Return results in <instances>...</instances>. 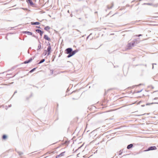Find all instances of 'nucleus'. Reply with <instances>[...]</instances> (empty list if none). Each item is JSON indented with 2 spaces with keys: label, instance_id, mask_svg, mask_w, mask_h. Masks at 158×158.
I'll list each match as a JSON object with an SVG mask.
<instances>
[{
  "label": "nucleus",
  "instance_id": "412c9836",
  "mask_svg": "<svg viewBox=\"0 0 158 158\" xmlns=\"http://www.w3.org/2000/svg\"><path fill=\"white\" fill-rule=\"evenodd\" d=\"M35 70H31L29 72V73H32Z\"/></svg>",
  "mask_w": 158,
  "mask_h": 158
},
{
  "label": "nucleus",
  "instance_id": "b1692460",
  "mask_svg": "<svg viewBox=\"0 0 158 158\" xmlns=\"http://www.w3.org/2000/svg\"><path fill=\"white\" fill-rule=\"evenodd\" d=\"M17 93V90H16V91L14 92V94H13V95H14V94H15V93Z\"/></svg>",
  "mask_w": 158,
  "mask_h": 158
},
{
  "label": "nucleus",
  "instance_id": "e433bc0d",
  "mask_svg": "<svg viewBox=\"0 0 158 158\" xmlns=\"http://www.w3.org/2000/svg\"><path fill=\"white\" fill-rule=\"evenodd\" d=\"M4 73V72H3L2 73Z\"/></svg>",
  "mask_w": 158,
  "mask_h": 158
},
{
  "label": "nucleus",
  "instance_id": "2eb2a0df",
  "mask_svg": "<svg viewBox=\"0 0 158 158\" xmlns=\"http://www.w3.org/2000/svg\"><path fill=\"white\" fill-rule=\"evenodd\" d=\"M7 138V136L6 135H3L2 136V139L5 140Z\"/></svg>",
  "mask_w": 158,
  "mask_h": 158
},
{
  "label": "nucleus",
  "instance_id": "f704fd0d",
  "mask_svg": "<svg viewBox=\"0 0 158 158\" xmlns=\"http://www.w3.org/2000/svg\"><path fill=\"white\" fill-rule=\"evenodd\" d=\"M154 68V65H153V67H152V68L153 69Z\"/></svg>",
  "mask_w": 158,
  "mask_h": 158
},
{
  "label": "nucleus",
  "instance_id": "7ed1b4c3",
  "mask_svg": "<svg viewBox=\"0 0 158 158\" xmlns=\"http://www.w3.org/2000/svg\"><path fill=\"white\" fill-rule=\"evenodd\" d=\"M157 149L156 147L155 146H152L149 147L146 150H144V151H148L151 150H156Z\"/></svg>",
  "mask_w": 158,
  "mask_h": 158
},
{
  "label": "nucleus",
  "instance_id": "7c9ffc66",
  "mask_svg": "<svg viewBox=\"0 0 158 158\" xmlns=\"http://www.w3.org/2000/svg\"><path fill=\"white\" fill-rule=\"evenodd\" d=\"M128 155V154L124 155H123V156H126L127 155Z\"/></svg>",
  "mask_w": 158,
  "mask_h": 158
},
{
  "label": "nucleus",
  "instance_id": "a211bd4d",
  "mask_svg": "<svg viewBox=\"0 0 158 158\" xmlns=\"http://www.w3.org/2000/svg\"><path fill=\"white\" fill-rule=\"evenodd\" d=\"M123 149H122V150H120L119 151V155H121L123 153Z\"/></svg>",
  "mask_w": 158,
  "mask_h": 158
},
{
  "label": "nucleus",
  "instance_id": "dca6fc26",
  "mask_svg": "<svg viewBox=\"0 0 158 158\" xmlns=\"http://www.w3.org/2000/svg\"><path fill=\"white\" fill-rule=\"evenodd\" d=\"M158 104V102H152L151 103H147L146 105H151V104Z\"/></svg>",
  "mask_w": 158,
  "mask_h": 158
},
{
  "label": "nucleus",
  "instance_id": "473e14b6",
  "mask_svg": "<svg viewBox=\"0 0 158 158\" xmlns=\"http://www.w3.org/2000/svg\"><path fill=\"white\" fill-rule=\"evenodd\" d=\"M65 71H63V72H61V73H64V72Z\"/></svg>",
  "mask_w": 158,
  "mask_h": 158
},
{
  "label": "nucleus",
  "instance_id": "6e6552de",
  "mask_svg": "<svg viewBox=\"0 0 158 158\" xmlns=\"http://www.w3.org/2000/svg\"><path fill=\"white\" fill-rule=\"evenodd\" d=\"M51 46L50 45V44H49V45L48 46V48H47V52H48V55H49L50 53V50L51 49Z\"/></svg>",
  "mask_w": 158,
  "mask_h": 158
},
{
  "label": "nucleus",
  "instance_id": "1a4fd4ad",
  "mask_svg": "<svg viewBox=\"0 0 158 158\" xmlns=\"http://www.w3.org/2000/svg\"><path fill=\"white\" fill-rule=\"evenodd\" d=\"M133 147V144H132V143L130 144L127 146V148L128 149H130L131 148H132Z\"/></svg>",
  "mask_w": 158,
  "mask_h": 158
},
{
  "label": "nucleus",
  "instance_id": "c9c22d12",
  "mask_svg": "<svg viewBox=\"0 0 158 158\" xmlns=\"http://www.w3.org/2000/svg\"><path fill=\"white\" fill-rule=\"evenodd\" d=\"M77 150H78V149H77V150H76L75 152H76L77 151Z\"/></svg>",
  "mask_w": 158,
  "mask_h": 158
},
{
  "label": "nucleus",
  "instance_id": "0eeeda50",
  "mask_svg": "<svg viewBox=\"0 0 158 158\" xmlns=\"http://www.w3.org/2000/svg\"><path fill=\"white\" fill-rule=\"evenodd\" d=\"M36 32L38 33H40V35L41 36H42L44 33V32L41 31V30L39 29H37L36 30Z\"/></svg>",
  "mask_w": 158,
  "mask_h": 158
},
{
  "label": "nucleus",
  "instance_id": "bb28decb",
  "mask_svg": "<svg viewBox=\"0 0 158 158\" xmlns=\"http://www.w3.org/2000/svg\"><path fill=\"white\" fill-rule=\"evenodd\" d=\"M11 104H10V105H9V106H9V107H11Z\"/></svg>",
  "mask_w": 158,
  "mask_h": 158
},
{
  "label": "nucleus",
  "instance_id": "c756f323",
  "mask_svg": "<svg viewBox=\"0 0 158 158\" xmlns=\"http://www.w3.org/2000/svg\"><path fill=\"white\" fill-rule=\"evenodd\" d=\"M37 27L38 28H40V27Z\"/></svg>",
  "mask_w": 158,
  "mask_h": 158
},
{
  "label": "nucleus",
  "instance_id": "cd10ccee",
  "mask_svg": "<svg viewBox=\"0 0 158 158\" xmlns=\"http://www.w3.org/2000/svg\"><path fill=\"white\" fill-rule=\"evenodd\" d=\"M151 88L152 89H153L154 88L152 86H151Z\"/></svg>",
  "mask_w": 158,
  "mask_h": 158
},
{
  "label": "nucleus",
  "instance_id": "4be33fe9",
  "mask_svg": "<svg viewBox=\"0 0 158 158\" xmlns=\"http://www.w3.org/2000/svg\"><path fill=\"white\" fill-rule=\"evenodd\" d=\"M124 70V71H123V73H124V72H127V70H126V69Z\"/></svg>",
  "mask_w": 158,
  "mask_h": 158
},
{
  "label": "nucleus",
  "instance_id": "4468645a",
  "mask_svg": "<svg viewBox=\"0 0 158 158\" xmlns=\"http://www.w3.org/2000/svg\"><path fill=\"white\" fill-rule=\"evenodd\" d=\"M50 29V27L48 26H47L44 28V29L47 31H48Z\"/></svg>",
  "mask_w": 158,
  "mask_h": 158
},
{
  "label": "nucleus",
  "instance_id": "5701e85b",
  "mask_svg": "<svg viewBox=\"0 0 158 158\" xmlns=\"http://www.w3.org/2000/svg\"><path fill=\"white\" fill-rule=\"evenodd\" d=\"M158 99V97H156L155 98H154L153 100H156Z\"/></svg>",
  "mask_w": 158,
  "mask_h": 158
},
{
  "label": "nucleus",
  "instance_id": "393cba45",
  "mask_svg": "<svg viewBox=\"0 0 158 158\" xmlns=\"http://www.w3.org/2000/svg\"><path fill=\"white\" fill-rule=\"evenodd\" d=\"M144 114H140V115H137V116H142V115H143Z\"/></svg>",
  "mask_w": 158,
  "mask_h": 158
},
{
  "label": "nucleus",
  "instance_id": "c85d7f7f",
  "mask_svg": "<svg viewBox=\"0 0 158 158\" xmlns=\"http://www.w3.org/2000/svg\"><path fill=\"white\" fill-rule=\"evenodd\" d=\"M79 154H80V153H79L78 154H77V156H79Z\"/></svg>",
  "mask_w": 158,
  "mask_h": 158
},
{
  "label": "nucleus",
  "instance_id": "423d86ee",
  "mask_svg": "<svg viewBox=\"0 0 158 158\" xmlns=\"http://www.w3.org/2000/svg\"><path fill=\"white\" fill-rule=\"evenodd\" d=\"M44 38L48 41H51V39L47 35H44Z\"/></svg>",
  "mask_w": 158,
  "mask_h": 158
},
{
  "label": "nucleus",
  "instance_id": "58836bf2",
  "mask_svg": "<svg viewBox=\"0 0 158 158\" xmlns=\"http://www.w3.org/2000/svg\"><path fill=\"white\" fill-rule=\"evenodd\" d=\"M73 99H75V98H73Z\"/></svg>",
  "mask_w": 158,
  "mask_h": 158
},
{
  "label": "nucleus",
  "instance_id": "6ab92c4d",
  "mask_svg": "<svg viewBox=\"0 0 158 158\" xmlns=\"http://www.w3.org/2000/svg\"><path fill=\"white\" fill-rule=\"evenodd\" d=\"M45 61V60L44 59H43L42 60L39 62V64H41L43 62Z\"/></svg>",
  "mask_w": 158,
  "mask_h": 158
},
{
  "label": "nucleus",
  "instance_id": "39448f33",
  "mask_svg": "<svg viewBox=\"0 0 158 158\" xmlns=\"http://www.w3.org/2000/svg\"><path fill=\"white\" fill-rule=\"evenodd\" d=\"M65 152H62L60 154L58 155H57L56 156V158H58V157L62 156L64 155V153Z\"/></svg>",
  "mask_w": 158,
  "mask_h": 158
},
{
  "label": "nucleus",
  "instance_id": "20e7f679",
  "mask_svg": "<svg viewBox=\"0 0 158 158\" xmlns=\"http://www.w3.org/2000/svg\"><path fill=\"white\" fill-rule=\"evenodd\" d=\"M49 70L50 72V74H49V75H50L52 74H53L54 75H56V74L58 73H55V72H54L53 70Z\"/></svg>",
  "mask_w": 158,
  "mask_h": 158
},
{
  "label": "nucleus",
  "instance_id": "2f4dec72",
  "mask_svg": "<svg viewBox=\"0 0 158 158\" xmlns=\"http://www.w3.org/2000/svg\"><path fill=\"white\" fill-rule=\"evenodd\" d=\"M85 156V155L84 156H83V157H86Z\"/></svg>",
  "mask_w": 158,
  "mask_h": 158
},
{
  "label": "nucleus",
  "instance_id": "9d476101",
  "mask_svg": "<svg viewBox=\"0 0 158 158\" xmlns=\"http://www.w3.org/2000/svg\"><path fill=\"white\" fill-rule=\"evenodd\" d=\"M32 60V59L31 58H30L28 60H26L24 62V64H27L29 63V62H31Z\"/></svg>",
  "mask_w": 158,
  "mask_h": 158
},
{
  "label": "nucleus",
  "instance_id": "ea45409f",
  "mask_svg": "<svg viewBox=\"0 0 158 158\" xmlns=\"http://www.w3.org/2000/svg\"><path fill=\"white\" fill-rule=\"evenodd\" d=\"M33 69H35V68H34Z\"/></svg>",
  "mask_w": 158,
  "mask_h": 158
},
{
  "label": "nucleus",
  "instance_id": "aec40b11",
  "mask_svg": "<svg viewBox=\"0 0 158 158\" xmlns=\"http://www.w3.org/2000/svg\"><path fill=\"white\" fill-rule=\"evenodd\" d=\"M143 89H141L140 90H139V91H136V93H139L140 92H141L143 90Z\"/></svg>",
  "mask_w": 158,
  "mask_h": 158
},
{
  "label": "nucleus",
  "instance_id": "f257e3e1",
  "mask_svg": "<svg viewBox=\"0 0 158 158\" xmlns=\"http://www.w3.org/2000/svg\"><path fill=\"white\" fill-rule=\"evenodd\" d=\"M65 51L67 54H69L67 56V57L68 58L73 56L77 52V50H74L73 51L72 49L70 48L66 49L65 50Z\"/></svg>",
  "mask_w": 158,
  "mask_h": 158
},
{
  "label": "nucleus",
  "instance_id": "ddd939ff",
  "mask_svg": "<svg viewBox=\"0 0 158 158\" xmlns=\"http://www.w3.org/2000/svg\"><path fill=\"white\" fill-rule=\"evenodd\" d=\"M27 2L29 3L31 6H33L34 5V4L31 0H28Z\"/></svg>",
  "mask_w": 158,
  "mask_h": 158
},
{
  "label": "nucleus",
  "instance_id": "f8f14e48",
  "mask_svg": "<svg viewBox=\"0 0 158 158\" xmlns=\"http://www.w3.org/2000/svg\"><path fill=\"white\" fill-rule=\"evenodd\" d=\"M15 150L18 153L19 156H20L23 154V152L18 151L16 149H15Z\"/></svg>",
  "mask_w": 158,
  "mask_h": 158
},
{
  "label": "nucleus",
  "instance_id": "72a5a7b5",
  "mask_svg": "<svg viewBox=\"0 0 158 158\" xmlns=\"http://www.w3.org/2000/svg\"><path fill=\"white\" fill-rule=\"evenodd\" d=\"M82 146H81V147H80L79 148H81V147Z\"/></svg>",
  "mask_w": 158,
  "mask_h": 158
},
{
  "label": "nucleus",
  "instance_id": "f3484780",
  "mask_svg": "<svg viewBox=\"0 0 158 158\" xmlns=\"http://www.w3.org/2000/svg\"><path fill=\"white\" fill-rule=\"evenodd\" d=\"M110 89L107 90L106 91L105 90V93L104 94V96L106 95L107 94L108 92Z\"/></svg>",
  "mask_w": 158,
  "mask_h": 158
},
{
  "label": "nucleus",
  "instance_id": "a19ab883",
  "mask_svg": "<svg viewBox=\"0 0 158 158\" xmlns=\"http://www.w3.org/2000/svg\"><path fill=\"white\" fill-rule=\"evenodd\" d=\"M58 106V105L57 104V106Z\"/></svg>",
  "mask_w": 158,
  "mask_h": 158
},
{
  "label": "nucleus",
  "instance_id": "a878e982",
  "mask_svg": "<svg viewBox=\"0 0 158 158\" xmlns=\"http://www.w3.org/2000/svg\"><path fill=\"white\" fill-rule=\"evenodd\" d=\"M141 35H141L140 34V35H136V36H138V37H139V36H141Z\"/></svg>",
  "mask_w": 158,
  "mask_h": 158
},
{
  "label": "nucleus",
  "instance_id": "9b49d317",
  "mask_svg": "<svg viewBox=\"0 0 158 158\" xmlns=\"http://www.w3.org/2000/svg\"><path fill=\"white\" fill-rule=\"evenodd\" d=\"M31 24L32 25H39L40 24V23L38 22H31Z\"/></svg>",
  "mask_w": 158,
  "mask_h": 158
},
{
  "label": "nucleus",
  "instance_id": "4c0bfd02",
  "mask_svg": "<svg viewBox=\"0 0 158 158\" xmlns=\"http://www.w3.org/2000/svg\"><path fill=\"white\" fill-rule=\"evenodd\" d=\"M141 85V84H140L139 85Z\"/></svg>",
  "mask_w": 158,
  "mask_h": 158
},
{
  "label": "nucleus",
  "instance_id": "f03ea898",
  "mask_svg": "<svg viewBox=\"0 0 158 158\" xmlns=\"http://www.w3.org/2000/svg\"><path fill=\"white\" fill-rule=\"evenodd\" d=\"M137 43V40H135L131 42L128 43L127 45V49H130L132 47H133L135 44Z\"/></svg>",
  "mask_w": 158,
  "mask_h": 158
}]
</instances>
